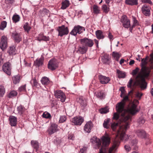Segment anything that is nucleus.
Wrapping results in <instances>:
<instances>
[{"label":"nucleus","instance_id":"5fc2aeb1","mask_svg":"<svg viewBox=\"0 0 153 153\" xmlns=\"http://www.w3.org/2000/svg\"><path fill=\"white\" fill-rule=\"evenodd\" d=\"M142 95V93L139 92H137L136 94V96L137 98L140 99Z\"/></svg>","mask_w":153,"mask_h":153},{"label":"nucleus","instance_id":"72a5a7b5","mask_svg":"<svg viewBox=\"0 0 153 153\" xmlns=\"http://www.w3.org/2000/svg\"><path fill=\"white\" fill-rule=\"evenodd\" d=\"M100 112L102 114H106L109 112V109L107 107L102 108L99 110Z\"/></svg>","mask_w":153,"mask_h":153},{"label":"nucleus","instance_id":"423d86ee","mask_svg":"<svg viewBox=\"0 0 153 153\" xmlns=\"http://www.w3.org/2000/svg\"><path fill=\"white\" fill-rule=\"evenodd\" d=\"M78 103L80 105L81 108L85 110L87 105V101L86 99L83 97H81L77 99Z\"/></svg>","mask_w":153,"mask_h":153},{"label":"nucleus","instance_id":"f03ea898","mask_svg":"<svg viewBox=\"0 0 153 153\" xmlns=\"http://www.w3.org/2000/svg\"><path fill=\"white\" fill-rule=\"evenodd\" d=\"M128 100V97L127 96H125L123 100L120 102L117 103L116 107V109L117 111L119 112L122 111L125 105L126 101Z\"/></svg>","mask_w":153,"mask_h":153},{"label":"nucleus","instance_id":"338daca9","mask_svg":"<svg viewBox=\"0 0 153 153\" xmlns=\"http://www.w3.org/2000/svg\"><path fill=\"white\" fill-rule=\"evenodd\" d=\"M124 59H121L120 60V64H123V63H124Z\"/></svg>","mask_w":153,"mask_h":153},{"label":"nucleus","instance_id":"9b49d317","mask_svg":"<svg viewBox=\"0 0 153 153\" xmlns=\"http://www.w3.org/2000/svg\"><path fill=\"white\" fill-rule=\"evenodd\" d=\"M84 120L83 118L82 117H75L71 120L72 122L74 125H80Z\"/></svg>","mask_w":153,"mask_h":153},{"label":"nucleus","instance_id":"4be33fe9","mask_svg":"<svg viewBox=\"0 0 153 153\" xmlns=\"http://www.w3.org/2000/svg\"><path fill=\"white\" fill-rule=\"evenodd\" d=\"M31 144L32 146L36 149V151H37L38 150L39 144L37 141L32 140L31 141Z\"/></svg>","mask_w":153,"mask_h":153},{"label":"nucleus","instance_id":"a18cd8bd","mask_svg":"<svg viewBox=\"0 0 153 153\" xmlns=\"http://www.w3.org/2000/svg\"><path fill=\"white\" fill-rule=\"evenodd\" d=\"M145 122V120L142 117H140L137 120V122L140 125L143 124Z\"/></svg>","mask_w":153,"mask_h":153},{"label":"nucleus","instance_id":"f704fd0d","mask_svg":"<svg viewBox=\"0 0 153 153\" xmlns=\"http://www.w3.org/2000/svg\"><path fill=\"white\" fill-rule=\"evenodd\" d=\"M12 79L13 83L16 84L19 82L20 77L19 76H13Z\"/></svg>","mask_w":153,"mask_h":153},{"label":"nucleus","instance_id":"9d476101","mask_svg":"<svg viewBox=\"0 0 153 153\" xmlns=\"http://www.w3.org/2000/svg\"><path fill=\"white\" fill-rule=\"evenodd\" d=\"M7 38L6 36H2L0 42V48L2 51H4L7 48Z\"/></svg>","mask_w":153,"mask_h":153},{"label":"nucleus","instance_id":"bb28decb","mask_svg":"<svg viewBox=\"0 0 153 153\" xmlns=\"http://www.w3.org/2000/svg\"><path fill=\"white\" fill-rule=\"evenodd\" d=\"M117 73L119 78H124L126 76V74L125 72L120 71L118 69L117 70Z\"/></svg>","mask_w":153,"mask_h":153},{"label":"nucleus","instance_id":"13d9d810","mask_svg":"<svg viewBox=\"0 0 153 153\" xmlns=\"http://www.w3.org/2000/svg\"><path fill=\"white\" fill-rule=\"evenodd\" d=\"M7 4H11L13 3L14 0H5Z\"/></svg>","mask_w":153,"mask_h":153},{"label":"nucleus","instance_id":"4468645a","mask_svg":"<svg viewBox=\"0 0 153 153\" xmlns=\"http://www.w3.org/2000/svg\"><path fill=\"white\" fill-rule=\"evenodd\" d=\"M57 125L55 123H52L49 127L48 132L50 134H52L57 131Z\"/></svg>","mask_w":153,"mask_h":153},{"label":"nucleus","instance_id":"e433bc0d","mask_svg":"<svg viewBox=\"0 0 153 153\" xmlns=\"http://www.w3.org/2000/svg\"><path fill=\"white\" fill-rule=\"evenodd\" d=\"M5 93V90L4 87L2 85H0V97L3 96Z\"/></svg>","mask_w":153,"mask_h":153},{"label":"nucleus","instance_id":"680f3d73","mask_svg":"<svg viewBox=\"0 0 153 153\" xmlns=\"http://www.w3.org/2000/svg\"><path fill=\"white\" fill-rule=\"evenodd\" d=\"M68 138L70 140H73L74 138V137L73 136L71 135H69L68 136Z\"/></svg>","mask_w":153,"mask_h":153},{"label":"nucleus","instance_id":"3c124183","mask_svg":"<svg viewBox=\"0 0 153 153\" xmlns=\"http://www.w3.org/2000/svg\"><path fill=\"white\" fill-rule=\"evenodd\" d=\"M139 70H140V69L138 68V67L136 68H135V69L131 73V74L133 76L136 75V74H137V73L139 71Z\"/></svg>","mask_w":153,"mask_h":153},{"label":"nucleus","instance_id":"69168bd1","mask_svg":"<svg viewBox=\"0 0 153 153\" xmlns=\"http://www.w3.org/2000/svg\"><path fill=\"white\" fill-rule=\"evenodd\" d=\"M120 90L121 92L122 91H125V88L123 87H121V88H120Z\"/></svg>","mask_w":153,"mask_h":153},{"label":"nucleus","instance_id":"ea45409f","mask_svg":"<svg viewBox=\"0 0 153 153\" xmlns=\"http://www.w3.org/2000/svg\"><path fill=\"white\" fill-rule=\"evenodd\" d=\"M96 96L98 98L101 99L103 98L105 96L104 93L101 91L97 92L96 94Z\"/></svg>","mask_w":153,"mask_h":153},{"label":"nucleus","instance_id":"de8ad7c7","mask_svg":"<svg viewBox=\"0 0 153 153\" xmlns=\"http://www.w3.org/2000/svg\"><path fill=\"white\" fill-rule=\"evenodd\" d=\"M30 83L33 84V86L36 87L37 86L38 82L36 79H34L31 80L30 81Z\"/></svg>","mask_w":153,"mask_h":153},{"label":"nucleus","instance_id":"2eb2a0df","mask_svg":"<svg viewBox=\"0 0 153 153\" xmlns=\"http://www.w3.org/2000/svg\"><path fill=\"white\" fill-rule=\"evenodd\" d=\"M98 78L100 82L102 84H106L108 83L110 80V78L108 77L101 75L98 76Z\"/></svg>","mask_w":153,"mask_h":153},{"label":"nucleus","instance_id":"f8f14e48","mask_svg":"<svg viewBox=\"0 0 153 153\" xmlns=\"http://www.w3.org/2000/svg\"><path fill=\"white\" fill-rule=\"evenodd\" d=\"M2 69L3 71L8 75H10L11 73L10 65L9 63H4Z\"/></svg>","mask_w":153,"mask_h":153},{"label":"nucleus","instance_id":"c9c22d12","mask_svg":"<svg viewBox=\"0 0 153 153\" xmlns=\"http://www.w3.org/2000/svg\"><path fill=\"white\" fill-rule=\"evenodd\" d=\"M20 17L18 15H14L12 17V20L13 22L16 23L19 21Z\"/></svg>","mask_w":153,"mask_h":153},{"label":"nucleus","instance_id":"0eeeda50","mask_svg":"<svg viewBox=\"0 0 153 153\" xmlns=\"http://www.w3.org/2000/svg\"><path fill=\"white\" fill-rule=\"evenodd\" d=\"M121 21L124 27L128 28L130 27L131 26L130 20L126 15L122 16L121 19Z\"/></svg>","mask_w":153,"mask_h":153},{"label":"nucleus","instance_id":"c85d7f7f","mask_svg":"<svg viewBox=\"0 0 153 153\" xmlns=\"http://www.w3.org/2000/svg\"><path fill=\"white\" fill-rule=\"evenodd\" d=\"M126 3L131 5H137L138 4L137 0H126Z\"/></svg>","mask_w":153,"mask_h":153},{"label":"nucleus","instance_id":"473e14b6","mask_svg":"<svg viewBox=\"0 0 153 153\" xmlns=\"http://www.w3.org/2000/svg\"><path fill=\"white\" fill-rule=\"evenodd\" d=\"M17 94V93L16 91L13 90L10 91L8 94L7 97L9 98H12L16 96Z\"/></svg>","mask_w":153,"mask_h":153},{"label":"nucleus","instance_id":"c03bdc74","mask_svg":"<svg viewBox=\"0 0 153 153\" xmlns=\"http://www.w3.org/2000/svg\"><path fill=\"white\" fill-rule=\"evenodd\" d=\"M66 120V117L65 115L61 116L60 117L59 123H62L65 121Z\"/></svg>","mask_w":153,"mask_h":153},{"label":"nucleus","instance_id":"2f4dec72","mask_svg":"<svg viewBox=\"0 0 153 153\" xmlns=\"http://www.w3.org/2000/svg\"><path fill=\"white\" fill-rule=\"evenodd\" d=\"M110 119L108 118L104 120L103 123V126L105 128L108 129L109 128V123L110 122Z\"/></svg>","mask_w":153,"mask_h":153},{"label":"nucleus","instance_id":"f257e3e1","mask_svg":"<svg viewBox=\"0 0 153 153\" xmlns=\"http://www.w3.org/2000/svg\"><path fill=\"white\" fill-rule=\"evenodd\" d=\"M147 64V61L145 60L144 58L142 59L141 64V68L135 78L133 86H139L142 89L146 88V83L145 79L149 78L150 73V68L149 67L146 66Z\"/></svg>","mask_w":153,"mask_h":153},{"label":"nucleus","instance_id":"7c9ffc66","mask_svg":"<svg viewBox=\"0 0 153 153\" xmlns=\"http://www.w3.org/2000/svg\"><path fill=\"white\" fill-rule=\"evenodd\" d=\"M102 60L104 64L107 63L109 60V55L106 54H105L102 57Z\"/></svg>","mask_w":153,"mask_h":153},{"label":"nucleus","instance_id":"603ef678","mask_svg":"<svg viewBox=\"0 0 153 153\" xmlns=\"http://www.w3.org/2000/svg\"><path fill=\"white\" fill-rule=\"evenodd\" d=\"M137 140H133L131 141V144L132 146H135L134 148V149H136L137 148V147L136 146V144L137 143Z\"/></svg>","mask_w":153,"mask_h":153},{"label":"nucleus","instance_id":"6ab92c4d","mask_svg":"<svg viewBox=\"0 0 153 153\" xmlns=\"http://www.w3.org/2000/svg\"><path fill=\"white\" fill-rule=\"evenodd\" d=\"M10 124L11 126H15L17 124V118L15 116H11L9 118Z\"/></svg>","mask_w":153,"mask_h":153},{"label":"nucleus","instance_id":"6e6d98bb","mask_svg":"<svg viewBox=\"0 0 153 153\" xmlns=\"http://www.w3.org/2000/svg\"><path fill=\"white\" fill-rule=\"evenodd\" d=\"M133 25L132 26V27H134L135 26L137 25L138 24L137 21L134 18L133 19Z\"/></svg>","mask_w":153,"mask_h":153},{"label":"nucleus","instance_id":"8fccbe9b","mask_svg":"<svg viewBox=\"0 0 153 153\" xmlns=\"http://www.w3.org/2000/svg\"><path fill=\"white\" fill-rule=\"evenodd\" d=\"M133 82V80L132 78H131L129 80L128 83L127 85V86L128 88H131L132 85V83Z\"/></svg>","mask_w":153,"mask_h":153},{"label":"nucleus","instance_id":"4d7b16f0","mask_svg":"<svg viewBox=\"0 0 153 153\" xmlns=\"http://www.w3.org/2000/svg\"><path fill=\"white\" fill-rule=\"evenodd\" d=\"M142 1L144 3H148L150 4H152V2L150 0H142Z\"/></svg>","mask_w":153,"mask_h":153},{"label":"nucleus","instance_id":"c756f323","mask_svg":"<svg viewBox=\"0 0 153 153\" xmlns=\"http://www.w3.org/2000/svg\"><path fill=\"white\" fill-rule=\"evenodd\" d=\"M42 83L44 85H47L49 83L50 81L48 78L46 77H42L41 80Z\"/></svg>","mask_w":153,"mask_h":153},{"label":"nucleus","instance_id":"7ed1b4c3","mask_svg":"<svg viewBox=\"0 0 153 153\" xmlns=\"http://www.w3.org/2000/svg\"><path fill=\"white\" fill-rule=\"evenodd\" d=\"M54 94L55 97L61 102H64L66 99V96L65 94L61 90H57L55 91Z\"/></svg>","mask_w":153,"mask_h":153},{"label":"nucleus","instance_id":"cd10ccee","mask_svg":"<svg viewBox=\"0 0 153 153\" xmlns=\"http://www.w3.org/2000/svg\"><path fill=\"white\" fill-rule=\"evenodd\" d=\"M43 61L44 58L42 56L39 59H37L35 62V63L36 65L38 66H40L43 64Z\"/></svg>","mask_w":153,"mask_h":153},{"label":"nucleus","instance_id":"dca6fc26","mask_svg":"<svg viewBox=\"0 0 153 153\" xmlns=\"http://www.w3.org/2000/svg\"><path fill=\"white\" fill-rule=\"evenodd\" d=\"M142 12L146 16H149L150 14V8L149 6L144 4L142 7Z\"/></svg>","mask_w":153,"mask_h":153},{"label":"nucleus","instance_id":"412c9836","mask_svg":"<svg viewBox=\"0 0 153 153\" xmlns=\"http://www.w3.org/2000/svg\"><path fill=\"white\" fill-rule=\"evenodd\" d=\"M37 40L39 41L41 40L47 41L49 40L48 37L45 36H44L43 34L40 33L37 37Z\"/></svg>","mask_w":153,"mask_h":153},{"label":"nucleus","instance_id":"393cba45","mask_svg":"<svg viewBox=\"0 0 153 153\" xmlns=\"http://www.w3.org/2000/svg\"><path fill=\"white\" fill-rule=\"evenodd\" d=\"M70 2L68 0H65L62 3L61 8L62 9H65L68 7L70 5Z\"/></svg>","mask_w":153,"mask_h":153},{"label":"nucleus","instance_id":"39448f33","mask_svg":"<svg viewBox=\"0 0 153 153\" xmlns=\"http://www.w3.org/2000/svg\"><path fill=\"white\" fill-rule=\"evenodd\" d=\"M85 30L84 27L77 25L75 26L70 33V34L74 36H76L77 33L80 34Z\"/></svg>","mask_w":153,"mask_h":153},{"label":"nucleus","instance_id":"79ce46f5","mask_svg":"<svg viewBox=\"0 0 153 153\" xmlns=\"http://www.w3.org/2000/svg\"><path fill=\"white\" fill-rule=\"evenodd\" d=\"M102 9L103 12L106 13H108L109 11V8L105 4H104L102 6Z\"/></svg>","mask_w":153,"mask_h":153},{"label":"nucleus","instance_id":"4c0bfd02","mask_svg":"<svg viewBox=\"0 0 153 153\" xmlns=\"http://www.w3.org/2000/svg\"><path fill=\"white\" fill-rule=\"evenodd\" d=\"M23 28L28 33L31 29V27L29 25L28 23L27 22L26 23L24 24L23 26Z\"/></svg>","mask_w":153,"mask_h":153},{"label":"nucleus","instance_id":"58836bf2","mask_svg":"<svg viewBox=\"0 0 153 153\" xmlns=\"http://www.w3.org/2000/svg\"><path fill=\"white\" fill-rule=\"evenodd\" d=\"M42 116L43 117L47 119H50L51 118V114L47 111H45L43 113Z\"/></svg>","mask_w":153,"mask_h":153},{"label":"nucleus","instance_id":"09e8293b","mask_svg":"<svg viewBox=\"0 0 153 153\" xmlns=\"http://www.w3.org/2000/svg\"><path fill=\"white\" fill-rule=\"evenodd\" d=\"M87 147L86 146H83L80 149L79 153H86Z\"/></svg>","mask_w":153,"mask_h":153},{"label":"nucleus","instance_id":"6e6552de","mask_svg":"<svg viewBox=\"0 0 153 153\" xmlns=\"http://www.w3.org/2000/svg\"><path fill=\"white\" fill-rule=\"evenodd\" d=\"M58 30L59 32L58 35L61 37L63 35L68 34L69 33L68 28L65 27L64 25L59 27Z\"/></svg>","mask_w":153,"mask_h":153},{"label":"nucleus","instance_id":"e2e57ef3","mask_svg":"<svg viewBox=\"0 0 153 153\" xmlns=\"http://www.w3.org/2000/svg\"><path fill=\"white\" fill-rule=\"evenodd\" d=\"M134 63V60H132L130 61L129 62V64L130 65L133 64Z\"/></svg>","mask_w":153,"mask_h":153},{"label":"nucleus","instance_id":"20e7f679","mask_svg":"<svg viewBox=\"0 0 153 153\" xmlns=\"http://www.w3.org/2000/svg\"><path fill=\"white\" fill-rule=\"evenodd\" d=\"M80 44L87 47H91L94 45L93 41L87 38H84L80 39Z\"/></svg>","mask_w":153,"mask_h":153},{"label":"nucleus","instance_id":"a19ab883","mask_svg":"<svg viewBox=\"0 0 153 153\" xmlns=\"http://www.w3.org/2000/svg\"><path fill=\"white\" fill-rule=\"evenodd\" d=\"M112 55L113 57L115 58L117 60L120 56V54L119 53L115 51L113 52Z\"/></svg>","mask_w":153,"mask_h":153},{"label":"nucleus","instance_id":"49530a36","mask_svg":"<svg viewBox=\"0 0 153 153\" xmlns=\"http://www.w3.org/2000/svg\"><path fill=\"white\" fill-rule=\"evenodd\" d=\"M17 109L19 113L22 114L25 110V108L23 106L21 105L18 107Z\"/></svg>","mask_w":153,"mask_h":153},{"label":"nucleus","instance_id":"ddd939ff","mask_svg":"<svg viewBox=\"0 0 153 153\" xmlns=\"http://www.w3.org/2000/svg\"><path fill=\"white\" fill-rule=\"evenodd\" d=\"M88 49L87 47L81 44L78 47L76 52L81 54H83L86 53Z\"/></svg>","mask_w":153,"mask_h":153},{"label":"nucleus","instance_id":"a211bd4d","mask_svg":"<svg viewBox=\"0 0 153 153\" xmlns=\"http://www.w3.org/2000/svg\"><path fill=\"white\" fill-rule=\"evenodd\" d=\"M136 133L137 136L141 138H145L147 137V135L145 131L143 129H138L136 131Z\"/></svg>","mask_w":153,"mask_h":153},{"label":"nucleus","instance_id":"f3484780","mask_svg":"<svg viewBox=\"0 0 153 153\" xmlns=\"http://www.w3.org/2000/svg\"><path fill=\"white\" fill-rule=\"evenodd\" d=\"M93 127V124L91 121L87 122L84 127V130L86 132L89 133Z\"/></svg>","mask_w":153,"mask_h":153},{"label":"nucleus","instance_id":"0e129e2a","mask_svg":"<svg viewBox=\"0 0 153 153\" xmlns=\"http://www.w3.org/2000/svg\"><path fill=\"white\" fill-rule=\"evenodd\" d=\"M94 41L95 43L97 45V47L98 46V41L96 39H94Z\"/></svg>","mask_w":153,"mask_h":153},{"label":"nucleus","instance_id":"864d4df0","mask_svg":"<svg viewBox=\"0 0 153 153\" xmlns=\"http://www.w3.org/2000/svg\"><path fill=\"white\" fill-rule=\"evenodd\" d=\"M26 85H24L19 87V90L20 91H24L26 90Z\"/></svg>","mask_w":153,"mask_h":153},{"label":"nucleus","instance_id":"1a4fd4ad","mask_svg":"<svg viewBox=\"0 0 153 153\" xmlns=\"http://www.w3.org/2000/svg\"><path fill=\"white\" fill-rule=\"evenodd\" d=\"M57 67L56 62L55 59L50 60L48 64V68L49 69L53 71L56 69Z\"/></svg>","mask_w":153,"mask_h":153},{"label":"nucleus","instance_id":"052dcab7","mask_svg":"<svg viewBox=\"0 0 153 153\" xmlns=\"http://www.w3.org/2000/svg\"><path fill=\"white\" fill-rule=\"evenodd\" d=\"M108 37L110 40L113 39V36L111 33H109L108 34Z\"/></svg>","mask_w":153,"mask_h":153},{"label":"nucleus","instance_id":"37998d69","mask_svg":"<svg viewBox=\"0 0 153 153\" xmlns=\"http://www.w3.org/2000/svg\"><path fill=\"white\" fill-rule=\"evenodd\" d=\"M7 23L6 21L2 22L0 25V29L3 30L6 27Z\"/></svg>","mask_w":153,"mask_h":153},{"label":"nucleus","instance_id":"5701e85b","mask_svg":"<svg viewBox=\"0 0 153 153\" xmlns=\"http://www.w3.org/2000/svg\"><path fill=\"white\" fill-rule=\"evenodd\" d=\"M96 35L97 38L99 39H103L104 38L102 32L100 30H97L96 32Z\"/></svg>","mask_w":153,"mask_h":153},{"label":"nucleus","instance_id":"774afa93","mask_svg":"<svg viewBox=\"0 0 153 153\" xmlns=\"http://www.w3.org/2000/svg\"><path fill=\"white\" fill-rule=\"evenodd\" d=\"M125 91H122L121 92V94L120 95V97H122V95H124L125 94Z\"/></svg>","mask_w":153,"mask_h":153},{"label":"nucleus","instance_id":"b1692460","mask_svg":"<svg viewBox=\"0 0 153 153\" xmlns=\"http://www.w3.org/2000/svg\"><path fill=\"white\" fill-rule=\"evenodd\" d=\"M8 52L10 55H15L17 53L16 50L15 49V47L14 46L10 47V49L8 51Z\"/></svg>","mask_w":153,"mask_h":153},{"label":"nucleus","instance_id":"aec40b11","mask_svg":"<svg viewBox=\"0 0 153 153\" xmlns=\"http://www.w3.org/2000/svg\"><path fill=\"white\" fill-rule=\"evenodd\" d=\"M12 36L16 42L19 43L21 40L22 38L20 35L16 32L13 33Z\"/></svg>","mask_w":153,"mask_h":153},{"label":"nucleus","instance_id":"a878e982","mask_svg":"<svg viewBox=\"0 0 153 153\" xmlns=\"http://www.w3.org/2000/svg\"><path fill=\"white\" fill-rule=\"evenodd\" d=\"M93 13L94 14H97L100 13V7L97 5H94L92 7Z\"/></svg>","mask_w":153,"mask_h":153},{"label":"nucleus","instance_id":"bf43d9fd","mask_svg":"<svg viewBox=\"0 0 153 153\" xmlns=\"http://www.w3.org/2000/svg\"><path fill=\"white\" fill-rule=\"evenodd\" d=\"M125 148L126 150L128 152L130 151L131 148L128 145H126L125 146Z\"/></svg>","mask_w":153,"mask_h":153}]
</instances>
